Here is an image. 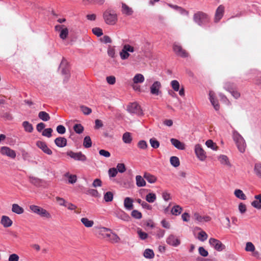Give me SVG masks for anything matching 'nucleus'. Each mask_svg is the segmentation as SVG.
Returning <instances> with one entry per match:
<instances>
[{"instance_id":"nucleus-1","label":"nucleus","mask_w":261,"mask_h":261,"mask_svg":"<svg viewBox=\"0 0 261 261\" xmlns=\"http://www.w3.org/2000/svg\"><path fill=\"white\" fill-rule=\"evenodd\" d=\"M193 20L199 25H205L210 22L208 15L202 11H198L193 15Z\"/></svg>"},{"instance_id":"nucleus-2","label":"nucleus","mask_w":261,"mask_h":261,"mask_svg":"<svg viewBox=\"0 0 261 261\" xmlns=\"http://www.w3.org/2000/svg\"><path fill=\"white\" fill-rule=\"evenodd\" d=\"M29 207L32 212L39 215L41 217H45L48 219L51 218V215L48 211L39 206L31 205Z\"/></svg>"},{"instance_id":"nucleus-3","label":"nucleus","mask_w":261,"mask_h":261,"mask_svg":"<svg viewBox=\"0 0 261 261\" xmlns=\"http://www.w3.org/2000/svg\"><path fill=\"white\" fill-rule=\"evenodd\" d=\"M103 19L106 23L113 25L116 23L117 20L116 14L111 11H106L103 14Z\"/></svg>"},{"instance_id":"nucleus-4","label":"nucleus","mask_w":261,"mask_h":261,"mask_svg":"<svg viewBox=\"0 0 261 261\" xmlns=\"http://www.w3.org/2000/svg\"><path fill=\"white\" fill-rule=\"evenodd\" d=\"M194 151L197 158L201 161H204L207 158L206 153L200 144H196Z\"/></svg>"},{"instance_id":"nucleus-5","label":"nucleus","mask_w":261,"mask_h":261,"mask_svg":"<svg viewBox=\"0 0 261 261\" xmlns=\"http://www.w3.org/2000/svg\"><path fill=\"white\" fill-rule=\"evenodd\" d=\"M134 47L129 44H125L121 51L120 52V56L122 60H125L129 56L128 52L133 53L134 51Z\"/></svg>"},{"instance_id":"nucleus-6","label":"nucleus","mask_w":261,"mask_h":261,"mask_svg":"<svg viewBox=\"0 0 261 261\" xmlns=\"http://www.w3.org/2000/svg\"><path fill=\"white\" fill-rule=\"evenodd\" d=\"M67 155L76 161L85 162L87 160L86 156L82 152H74L72 151H69L67 152Z\"/></svg>"},{"instance_id":"nucleus-7","label":"nucleus","mask_w":261,"mask_h":261,"mask_svg":"<svg viewBox=\"0 0 261 261\" xmlns=\"http://www.w3.org/2000/svg\"><path fill=\"white\" fill-rule=\"evenodd\" d=\"M209 243L218 251H221L225 248V245L221 241L214 238H210L209 239Z\"/></svg>"},{"instance_id":"nucleus-8","label":"nucleus","mask_w":261,"mask_h":261,"mask_svg":"<svg viewBox=\"0 0 261 261\" xmlns=\"http://www.w3.org/2000/svg\"><path fill=\"white\" fill-rule=\"evenodd\" d=\"M162 88L161 83L159 81L154 82L150 86V93L154 95H159L162 93L161 89Z\"/></svg>"},{"instance_id":"nucleus-9","label":"nucleus","mask_w":261,"mask_h":261,"mask_svg":"<svg viewBox=\"0 0 261 261\" xmlns=\"http://www.w3.org/2000/svg\"><path fill=\"white\" fill-rule=\"evenodd\" d=\"M127 110L130 113H134L137 115L142 114L141 107L137 102L130 103L127 107Z\"/></svg>"},{"instance_id":"nucleus-10","label":"nucleus","mask_w":261,"mask_h":261,"mask_svg":"<svg viewBox=\"0 0 261 261\" xmlns=\"http://www.w3.org/2000/svg\"><path fill=\"white\" fill-rule=\"evenodd\" d=\"M1 153L3 155H6L12 159L16 157L15 151L7 146H3L0 149Z\"/></svg>"},{"instance_id":"nucleus-11","label":"nucleus","mask_w":261,"mask_h":261,"mask_svg":"<svg viewBox=\"0 0 261 261\" xmlns=\"http://www.w3.org/2000/svg\"><path fill=\"white\" fill-rule=\"evenodd\" d=\"M173 49L175 53L178 56L182 58H186L188 56V53L186 50L183 49L180 45L177 44H174Z\"/></svg>"},{"instance_id":"nucleus-12","label":"nucleus","mask_w":261,"mask_h":261,"mask_svg":"<svg viewBox=\"0 0 261 261\" xmlns=\"http://www.w3.org/2000/svg\"><path fill=\"white\" fill-rule=\"evenodd\" d=\"M166 243L173 247H177L180 244V240L176 236L170 234L166 239Z\"/></svg>"},{"instance_id":"nucleus-13","label":"nucleus","mask_w":261,"mask_h":261,"mask_svg":"<svg viewBox=\"0 0 261 261\" xmlns=\"http://www.w3.org/2000/svg\"><path fill=\"white\" fill-rule=\"evenodd\" d=\"M36 146L40 148L44 153L48 154L51 155L53 151L49 148L45 142L41 141H38L36 142Z\"/></svg>"},{"instance_id":"nucleus-14","label":"nucleus","mask_w":261,"mask_h":261,"mask_svg":"<svg viewBox=\"0 0 261 261\" xmlns=\"http://www.w3.org/2000/svg\"><path fill=\"white\" fill-rule=\"evenodd\" d=\"M224 13V7L220 5L217 9L215 15V22H218L223 17Z\"/></svg>"},{"instance_id":"nucleus-15","label":"nucleus","mask_w":261,"mask_h":261,"mask_svg":"<svg viewBox=\"0 0 261 261\" xmlns=\"http://www.w3.org/2000/svg\"><path fill=\"white\" fill-rule=\"evenodd\" d=\"M210 100L215 110L218 111L220 109V105L218 101L215 98V93L213 91H210L209 93Z\"/></svg>"},{"instance_id":"nucleus-16","label":"nucleus","mask_w":261,"mask_h":261,"mask_svg":"<svg viewBox=\"0 0 261 261\" xmlns=\"http://www.w3.org/2000/svg\"><path fill=\"white\" fill-rule=\"evenodd\" d=\"M1 224L4 227H9L12 226L13 224L12 221L11 219L7 216H3L1 220Z\"/></svg>"},{"instance_id":"nucleus-17","label":"nucleus","mask_w":261,"mask_h":261,"mask_svg":"<svg viewBox=\"0 0 261 261\" xmlns=\"http://www.w3.org/2000/svg\"><path fill=\"white\" fill-rule=\"evenodd\" d=\"M170 142L178 149L184 150L185 149V144L176 139L172 138L170 140Z\"/></svg>"},{"instance_id":"nucleus-18","label":"nucleus","mask_w":261,"mask_h":261,"mask_svg":"<svg viewBox=\"0 0 261 261\" xmlns=\"http://www.w3.org/2000/svg\"><path fill=\"white\" fill-rule=\"evenodd\" d=\"M193 217H194V218L195 219V220H196L197 221L200 222H208L211 220V218L210 216H201L198 213H195L194 214Z\"/></svg>"},{"instance_id":"nucleus-19","label":"nucleus","mask_w":261,"mask_h":261,"mask_svg":"<svg viewBox=\"0 0 261 261\" xmlns=\"http://www.w3.org/2000/svg\"><path fill=\"white\" fill-rule=\"evenodd\" d=\"M55 143L59 147H63L67 144V140L64 137H58L55 140Z\"/></svg>"},{"instance_id":"nucleus-20","label":"nucleus","mask_w":261,"mask_h":261,"mask_svg":"<svg viewBox=\"0 0 261 261\" xmlns=\"http://www.w3.org/2000/svg\"><path fill=\"white\" fill-rule=\"evenodd\" d=\"M64 25H57L56 27V30H58V28L62 29L60 34V37L62 39H65L67 37V35L68 34V30L67 28H63Z\"/></svg>"},{"instance_id":"nucleus-21","label":"nucleus","mask_w":261,"mask_h":261,"mask_svg":"<svg viewBox=\"0 0 261 261\" xmlns=\"http://www.w3.org/2000/svg\"><path fill=\"white\" fill-rule=\"evenodd\" d=\"M60 67L61 69L62 74L68 77L69 71L66 62L63 60L61 63Z\"/></svg>"},{"instance_id":"nucleus-22","label":"nucleus","mask_w":261,"mask_h":261,"mask_svg":"<svg viewBox=\"0 0 261 261\" xmlns=\"http://www.w3.org/2000/svg\"><path fill=\"white\" fill-rule=\"evenodd\" d=\"M218 160L220 163L223 165L228 167H231V164L229 161L228 157L225 155H220L218 158Z\"/></svg>"},{"instance_id":"nucleus-23","label":"nucleus","mask_w":261,"mask_h":261,"mask_svg":"<svg viewBox=\"0 0 261 261\" xmlns=\"http://www.w3.org/2000/svg\"><path fill=\"white\" fill-rule=\"evenodd\" d=\"M108 240L112 243H118L120 241V238L117 234L111 231Z\"/></svg>"},{"instance_id":"nucleus-24","label":"nucleus","mask_w":261,"mask_h":261,"mask_svg":"<svg viewBox=\"0 0 261 261\" xmlns=\"http://www.w3.org/2000/svg\"><path fill=\"white\" fill-rule=\"evenodd\" d=\"M256 200L253 201L251 203V205L258 209L261 208V194L257 195L254 196Z\"/></svg>"},{"instance_id":"nucleus-25","label":"nucleus","mask_w":261,"mask_h":261,"mask_svg":"<svg viewBox=\"0 0 261 261\" xmlns=\"http://www.w3.org/2000/svg\"><path fill=\"white\" fill-rule=\"evenodd\" d=\"M111 231V229L102 227L99 230V234L103 238L108 239L110 235V232Z\"/></svg>"},{"instance_id":"nucleus-26","label":"nucleus","mask_w":261,"mask_h":261,"mask_svg":"<svg viewBox=\"0 0 261 261\" xmlns=\"http://www.w3.org/2000/svg\"><path fill=\"white\" fill-rule=\"evenodd\" d=\"M229 83H226L225 84V88L226 90L231 93L233 97L236 99H238L240 96V93L237 91L233 90L232 88L229 87Z\"/></svg>"},{"instance_id":"nucleus-27","label":"nucleus","mask_w":261,"mask_h":261,"mask_svg":"<svg viewBox=\"0 0 261 261\" xmlns=\"http://www.w3.org/2000/svg\"><path fill=\"white\" fill-rule=\"evenodd\" d=\"M236 144L239 149V150L243 153L245 151V148L246 147V145L244 139L240 140V141L236 142Z\"/></svg>"},{"instance_id":"nucleus-28","label":"nucleus","mask_w":261,"mask_h":261,"mask_svg":"<svg viewBox=\"0 0 261 261\" xmlns=\"http://www.w3.org/2000/svg\"><path fill=\"white\" fill-rule=\"evenodd\" d=\"M122 12L123 14L126 15H131L133 13V9L128 7L125 4H122Z\"/></svg>"},{"instance_id":"nucleus-29","label":"nucleus","mask_w":261,"mask_h":261,"mask_svg":"<svg viewBox=\"0 0 261 261\" xmlns=\"http://www.w3.org/2000/svg\"><path fill=\"white\" fill-rule=\"evenodd\" d=\"M124 207L128 210H130L133 208V200L129 197H126L124 200Z\"/></svg>"},{"instance_id":"nucleus-30","label":"nucleus","mask_w":261,"mask_h":261,"mask_svg":"<svg viewBox=\"0 0 261 261\" xmlns=\"http://www.w3.org/2000/svg\"><path fill=\"white\" fill-rule=\"evenodd\" d=\"M143 177L148 182L151 184L154 183L157 180V178L155 176L147 172L144 173Z\"/></svg>"},{"instance_id":"nucleus-31","label":"nucleus","mask_w":261,"mask_h":261,"mask_svg":"<svg viewBox=\"0 0 261 261\" xmlns=\"http://www.w3.org/2000/svg\"><path fill=\"white\" fill-rule=\"evenodd\" d=\"M22 126L25 132L28 133H32L33 131L34 128L31 123L29 121H25L22 122Z\"/></svg>"},{"instance_id":"nucleus-32","label":"nucleus","mask_w":261,"mask_h":261,"mask_svg":"<svg viewBox=\"0 0 261 261\" xmlns=\"http://www.w3.org/2000/svg\"><path fill=\"white\" fill-rule=\"evenodd\" d=\"M83 1L86 5L93 4L100 6L102 5L105 2V0H83Z\"/></svg>"},{"instance_id":"nucleus-33","label":"nucleus","mask_w":261,"mask_h":261,"mask_svg":"<svg viewBox=\"0 0 261 261\" xmlns=\"http://www.w3.org/2000/svg\"><path fill=\"white\" fill-rule=\"evenodd\" d=\"M12 211L17 214H21L23 213L24 210L17 204H13L12 207Z\"/></svg>"},{"instance_id":"nucleus-34","label":"nucleus","mask_w":261,"mask_h":261,"mask_svg":"<svg viewBox=\"0 0 261 261\" xmlns=\"http://www.w3.org/2000/svg\"><path fill=\"white\" fill-rule=\"evenodd\" d=\"M38 117L44 121H47L50 118L49 115L45 111L40 112L38 113Z\"/></svg>"},{"instance_id":"nucleus-35","label":"nucleus","mask_w":261,"mask_h":261,"mask_svg":"<svg viewBox=\"0 0 261 261\" xmlns=\"http://www.w3.org/2000/svg\"><path fill=\"white\" fill-rule=\"evenodd\" d=\"M136 185L139 187H144L146 185V181L141 175L136 176Z\"/></svg>"},{"instance_id":"nucleus-36","label":"nucleus","mask_w":261,"mask_h":261,"mask_svg":"<svg viewBox=\"0 0 261 261\" xmlns=\"http://www.w3.org/2000/svg\"><path fill=\"white\" fill-rule=\"evenodd\" d=\"M122 140L125 143H130L132 141L131 134L129 132H126L123 134L122 136Z\"/></svg>"},{"instance_id":"nucleus-37","label":"nucleus","mask_w":261,"mask_h":261,"mask_svg":"<svg viewBox=\"0 0 261 261\" xmlns=\"http://www.w3.org/2000/svg\"><path fill=\"white\" fill-rule=\"evenodd\" d=\"M234 194L238 198H239L241 200L246 199V196L241 190H236L234 192Z\"/></svg>"},{"instance_id":"nucleus-38","label":"nucleus","mask_w":261,"mask_h":261,"mask_svg":"<svg viewBox=\"0 0 261 261\" xmlns=\"http://www.w3.org/2000/svg\"><path fill=\"white\" fill-rule=\"evenodd\" d=\"M143 255L146 258L151 259L154 257V254L152 249H146L144 252Z\"/></svg>"},{"instance_id":"nucleus-39","label":"nucleus","mask_w":261,"mask_h":261,"mask_svg":"<svg viewBox=\"0 0 261 261\" xmlns=\"http://www.w3.org/2000/svg\"><path fill=\"white\" fill-rule=\"evenodd\" d=\"M82 223L86 227H91L94 224V222L92 220H89L87 218H82L81 220Z\"/></svg>"},{"instance_id":"nucleus-40","label":"nucleus","mask_w":261,"mask_h":261,"mask_svg":"<svg viewBox=\"0 0 261 261\" xmlns=\"http://www.w3.org/2000/svg\"><path fill=\"white\" fill-rule=\"evenodd\" d=\"M144 81V77L141 74L138 73L135 75L133 78V81L134 84L141 83Z\"/></svg>"},{"instance_id":"nucleus-41","label":"nucleus","mask_w":261,"mask_h":261,"mask_svg":"<svg viewBox=\"0 0 261 261\" xmlns=\"http://www.w3.org/2000/svg\"><path fill=\"white\" fill-rule=\"evenodd\" d=\"M156 199V195L153 193H149L146 196V200L149 203L154 202Z\"/></svg>"},{"instance_id":"nucleus-42","label":"nucleus","mask_w":261,"mask_h":261,"mask_svg":"<svg viewBox=\"0 0 261 261\" xmlns=\"http://www.w3.org/2000/svg\"><path fill=\"white\" fill-rule=\"evenodd\" d=\"M205 145L207 147L214 150H217L218 148L216 143H214L212 140H207L205 142Z\"/></svg>"},{"instance_id":"nucleus-43","label":"nucleus","mask_w":261,"mask_h":261,"mask_svg":"<svg viewBox=\"0 0 261 261\" xmlns=\"http://www.w3.org/2000/svg\"><path fill=\"white\" fill-rule=\"evenodd\" d=\"M171 164L174 167H178L180 165L179 159L175 156H171L170 159Z\"/></svg>"},{"instance_id":"nucleus-44","label":"nucleus","mask_w":261,"mask_h":261,"mask_svg":"<svg viewBox=\"0 0 261 261\" xmlns=\"http://www.w3.org/2000/svg\"><path fill=\"white\" fill-rule=\"evenodd\" d=\"M83 146L85 148H89L92 146V141L89 136H86L84 138L83 142Z\"/></svg>"},{"instance_id":"nucleus-45","label":"nucleus","mask_w":261,"mask_h":261,"mask_svg":"<svg viewBox=\"0 0 261 261\" xmlns=\"http://www.w3.org/2000/svg\"><path fill=\"white\" fill-rule=\"evenodd\" d=\"M29 181L36 186H39L41 183V180L37 177H30Z\"/></svg>"},{"instance_id":"nucleus-46","label":"nucleus","mask_w":261,"mask_h":261,"mask_svg":"<svg viewBox=\"0 0 261 261\" xmlns=\"http://www.w3.org/2000/svg\"><path fill=\"white\" fill-rule=\"evenodd\" d=\"M182 211V208L179 205H175L171 210V213L174 215H179Z\"/></svg>"},{"instance_id":"nucleus-47","label":"nucleus","mask_w":261,"mask_h":261,"mask_svg":"<svg viewBox=\"0 0 261 261\" xmlns=\"http://www.w3.org/2000/svg\"><path fill=\"white\" fill-rule=\"evenodd\" d=\"M103 198L106 202L112 201L113 199V194L111 192H107L105 194Z\"/></svg>"},{"instance_id":"nucleus-48","label":"nucleus","mask_w":261,"mask_h":261,"mask_svg":"<svg viewBox=\"0 0 261 261\" xmlns=\"http://www.w3.org/2000/svg\"><path fill=\"white\" fill-rule=\"evenodd\" d=\"M207 237L208 236L207 233L203 230L198 233V239L201 241L203 242L205 241L207 239Z\"/></svg>"},{"instance_id":"nucleus-49","label":"nucleus","mask_w":261,"mask_h":261,"mask_svg":"<svg viewBox=\"0 0 261 261\" xmlns=\"http://www.w3.org/2000/svg\"><path fill=\"white\" fill-rule=\"evenodd\" d=\"M118 218L125 221H128L130 220V217L123 211L120 213Z\"/></svg>"},{"instance_id":"nucleus-50","label":"nucleus","mask_w":261,"mask_h":261,"mask_svg":"<svg viewBox=\"0 0 261 261\" xmlns=\"http://www.w3.org/2000/svg\"><path fill=\"white\" fill-rule=\"evenodd\" d=\"M254 172L257 176L261 178V164H255L254 166Z\"/></svg>"},{"instance_id":"nucleus-51","label":"nucleus","mask_w":261,"mask_h":261,"mask_svg":"<svg viewBox=\"0 0 261 261\" xmlns=\"http://www.w3.org/2000/svg\"><path fill=\"white\" fill-rule=\"evenodd\" d=\"M150 144L153 148H158L160 146V142L156 139L152 138L149 140Z\"/></svg>"},{"instance_id":"nucleus-52","label":"nucleus","mask_w":261,"mask_h":261,"mask_svg":"<svg viewBox=\"0 0 261 261\" xmlns=\"http://www.w3.org/2000/svg\"><path fill=\"white\" fill-rule=\"evenodd\" d=\"M232 138L235 143L240 141V140L244 139L242 136L237 131L233 132Z\"/></svg>"},{"instance_id":"nucleus-53","label":"nucleus","mask_w":261,"mask_h":261,"mask_svg":"<svg viewBox=\"0 0 261 261\" xmlns=\"http://www.w3.org/2000/svg\"><path fill=\"white\" fill-rule=\"evenodd\" d=\"M74 130L77 134H81L84 130V127L81 124H76L73 126Z\"/></svg>"},{"instance_id":"nucleus-54","label":"nucleus","mask_w":261,"mask_h":261,"mask_svg":"<svg viewBox=\"0 0 261 261\" xmlns=\"http://www.w3.org/2000/svg\"><path fill=\"white\" fill-rule=\"evenodd\" d=\"M137 233L139 237V238L141 240H145L147 238L148 234L142 230L141 229L138 228L137 230Z\"/></svg>"},{"instance_id":"nucleus-55","label":"nucleus","mask_w":261,"mask_h":261,"mask_svg":"<svg viewBox=\"0 0 261 261\" xmlns=\"http://www.w3.org/2000/svg\"><path fill=\"white\" fill-rule=\"evenodd\" d=\"M65 176L68 177V182L70 184H74L76 181L77 178L75 175H70L69 173H67Z\"/></svg>"},{"instance_id":"nucleus-56","label":"nucleus","mask_w":261,"mask_h":261,"mask_svg":"<svg viewBox=\"0 0 261 261\" xmlns=\"http://www.w3.org/2000/svg\"><path fill=\"white\" fill-rule=\"evenodd\" d=\"M171 86L175 91H178L179 89V83L176 80H173L171 82Z\"/></svg>"},{"instance_id":"nucleus-57","label":"nucleus","mask_w":261,"mask_h":261,"mask_svg":"<svg viewBox=\"0 0 261 261\" xmlns=\"http://www.w3.org/2000/svg\"><path fill=\"white\" fill-rule=\"evenodd\" d=\"M53 130L51 128H48L44 129L42 132V135L43 136L46 137L47 138H50L51 137V133Z\"/></svg>"},{"instance_id":"nucleus-58","label":"nucleus","mask_w":261,"mask_h":261,"mask_svg":"<svg viewBox=\"0 0 261 261\" xmlns=\"http://www.w3.org/2000/svg\"><path fill=\"white\" fill-rule=\"evenodd\" d=\"M245 250L247 252H253L255 250V247L251 242H247L246 244Z\"/></svg>"},{"instance_id":"nucleus-59","label":"nucleus","mask_w":261,"mask_h":261,"mask_svg":"<svg viewBox=\"0 0 261 261\" xmlns=\"http://www.w3.org/2000/svg\"><path fill=\"white\" fill-rule=\"evenodd\" d=\"M131 216L137 219H140L142 217L141 213L137 210H133L131 213Z\"/></svg>"},{"instance_id":"nucleus-60","label":"nucleus","mask_w":261,"mask_h":261,"mask_svg":"<svg viewBox=\"0 0 261 261\" xmlns=\"http://www.w3.org/2000/svg\"><path fill=\"white\" fill-rule=\"evenodd\" d=\"M137 146L139 148H140L141 149H144V150L146 149L148 147V145H147L146 142L144 140H141V141H139V142L138 143Z\"/></svg>"},{"instance_id":"nucleus-61","label":"nucleus","mask_w":261,"mask_h":261,"mask_svg":"<svg viewBox=\"0 0 261 261\" xmlns=\"http://www.w3.org/2000/svg\"><path fill=\"white\" fill-rule=\"evenodd\" d=\"M92 32L95 35L98 37H100L102 36L103 34L102 29L97 27L94 28L92 29Z\"/></svg>"},{"instance_id":"nucleus-62","label":"nucleus","mask_w":261,"mask_h":261,"mask_svg":"<svg viewBox=\"0 0 261 261\" xmlns=\"http://www.w3.org/2000/svg\"><path fill=\"white\" fill-rule=\"evenodd\" d=\"M80 108L82 112L85 115H89L92 112L91 109L87 107L82 106Z\"/></svg>"},{"instance_id":"nucleus-63","label":"nucleus","mask_w":261,"mask_h":261,"mask_svg":"<svg viewBox=\"0 0 261 261\" xmlns=\"http://www.w3.org/2000/svg\"><path fill=\"white\" fill-rule=\"evenodd\" d=\"M108 173L110 177H114L118 173V171L116 168H110L108 171Z\"/></svg>"},{"instance_id":"nucleus-64","label":"nucleus","mask_w":261,"mask_h":261,"mask_svg":"<svg viewBox=\"0 0 261 261\" xmlns=\"http://www.w3.org/2000/svg\"><path fill=\"white\" fill-rule=\"evenodd\" d=\"M117 170L120 173H123L126 171L125 165L122 163H119L117 166Z\"/></svg>"}]
</instances>
